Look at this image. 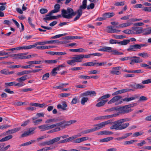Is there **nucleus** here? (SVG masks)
<instances>
[{
	"label": "nucleus",
	"instance_id": "nucleus-1",
	"mask_svg": "<svg viewBox=\"0 0 151 151\" xmlns=\"http://www.w3.org/2000/svg\"><path fill=\"white\" fill-rule=\"evenodd\" d=\"M131 118H126L121 119L113 122L114 124L110 127L111 129L122 130L127 127L129 125V123H124L125 122L131 120Z\"/></svg>",
	"mask_w": 151,
	"mask_h": 151
},
{
	"label": "nucleus",
	"instance_id": "nucleus-2",
	"mask_svg": "<svg viewBox=\"0 0 151 151\" xmlns=\"http://www.w3.org/2000/svg\"><path fill=\"white\" fill-rule=\"evenodd\" d=\"M76 13L74 12L73 9L70 8H68L67 10L63 9L62 10V17L66 19H70L75 16Z\"/></svg>",
	"mask_w": 151,
	"mask_h": 151
},
{
	"label": "nucleus",
	"instance_id": "nucleus-3",
	"mask_svg": "<svg viewBox=\"0 0 151 151\" xmlns=\"http://www.w3.org/2000/svg\"><path fill=\"white\" fill-rule=\"evenodd\" d=\"M122 96H116L113 97L108 102V104H111L115 103L116 105L121 104L123 103L122 100H120L122 98Z\"/></svg>",
	"mask_w": 151,
	"mask_h": 151
},
{
	"label": "nucleus",
	"instance_id": "nucleus-4",
	"mask_svg": "<svg viewBox=\"0 0 151 151\" xmlns=\"http://www.w3.org/2000/svg\"><path fill=\"white\" fill-rule=\"evenodd\" d=\"M76 122L75 120H70L68 121H63L56 124V127H59L62 128H65L66 126H69Z\"/></svg>",
	"mask_w": 151,
	"mask_h": 151
},
{
	"label": "nucleus",
	"instance_id": "nucleus-5",
	"mask_svg": "<svg viewBox=\"0 0 151 151\" xmlns=\"http://www.w3.org/2000/svg\"><path fill=\"white\" fill-rule=\"evenodd\" d=\"M56 127V124L49 125L45 124L39 126L38 128L41 129V131H45L54 128Z\"/></svg>",
	"mask_w": 151,
	"mask_h": 151
},
{
	"label": "nucleus",
	"instance_id": "nucleus-6",
	"mask_svg": "<svg viewBox=\"0 0 151 151\" xmlns=\"http://www.w3.org/2000/svg\"><path fill=\"white\" fill-rule=\"evenodd\" d=\"M36 129V127H32L29 128L27 131L24 132L21 135V137H24L34 134L35 133V131Z\"/></svg>",
	"mask_w": 151,
	"mask_h": 151
},
{
	"label": "nucleus",
	"instance_id": "nucleus-7",
	"mask_svg": "<svg viewBox=\"0 0 151 151\" xmlns=\"http://www.w3.org/2000/svg\"><path fill=\"white\" fill-rule=\"evenodd\" d=\"M118 109L119 113L122 114L128 113L132 111V109L129 108L127 105L118 108Z\"/></svg>",
	"mask_w": 151,
	"mask_h": 151
},
{
	"label": "nucleus",
	"instance_id": "nucleus-8",
	"mask_svg": "<svg viewBox=\"0 0 151 151\" xmlns=\"http://www.w3.org/2000/svg\"><path fill=\"white\" fill-rule=\"evenodd\" d=\"M111 120H109L107 121L102 122L100 123L97 124L95 125L97 129V130L102 128L108 124H109L111 122Z\"/></svg>",
	"mask_w": 151,
	"mask_h": 151
},
{
	"label": "nucleus",
	"instance_id": "nucleus-9",
	"mask_svg": "<svg viewBox=\"0 0 151 151\" xmlns=\"http://www.w3.org/2000/svg\"><path fill=\"white\" fill-rule=\"evenodd\" d=\"M130 61L129 63L131 65H133L134 63H139L143 61L142 59H140L139 57L135 56H130Z\"/></svg>",
	"mask_w": 151,
	"mask_h": 151
},
{
	"label": "nucleus",
	"instance_id": "nucleus-10",
	"mask_svg": "<svg viewBox=\"0 0 151 151\" xmlns=\"http://www.w3.org/2000/svg\"><path fill=\"white\" fill-rule=\"evenodd\" d=\"M117 115L116 114H114L108 115L101 116L96 117L95 119L96 120H104L116 117Z\"/></svg>",
	"mask_w": 151,
	"mask_h": 151
},
{
	"label": "nucleus",
	"instance_id": "nucleus-11",
	"mask_svg": "<svg viewBox=\"0 0 151 151\" xmlns=\"http://www.w3.org/2000/svg\"><path fill=\"white\" fill-rule=\"evenodd\" d=\"M58 42V40H50V41H44L43 42H36V46L37 45H44L47 44H52V43H56Z\"/></svg>",
	"mask_w": 151,
	"mask_h": 151
},
{
	"label": "nucleus",
	"instance_id": "nucleus-12",
	"mask_svg": "<svg viewBox=\"0 0 151 151\" xmlns=\"http://www.w3.org/2000/svg\"><path fill=\"white\" fill-rule=\"evenodd\" d=\"M36 47V43L33 45H31L28 46H24L22 47H16V50H19L21 49L27 50L34 48Z\"/></svg>",
	"mask_w": 151,
	"mask_h": 151
},
{
	"label": "nucleus",
	"instance_id": "nucleus-13",
	"mask_svg": "<svg viewBox=\"0 0 151 151\" xmlns=\"http://www.w3.org/2000/svg\"><path fill=\"white\" fill-rule=\"evenodd\" d=\"M27 53H20L14 54L13 56L16 59H24V55H26Z\"/></svg>",
	"mask_w": 151,
	"mask_h": 151
},
{
	"label": "nucleus",
	"instance_id": "nucleus-14",
	"mask_svg": "<svg viewBox=\"0 0 151 151\" xmlns=\"http://www.w3.org/2000/svg\"><path fill=\"white\" fill-rule=\"evenodd\" d=\"M60 6L59 4H55L54 6V9L52 10L50 13V15L59 12L60 11Z\"/></svg>",
	"mask_w": 151,
	"mask_h": 151
},
{
	"label": "nucleus",
	"instance_id": "nucleus-15",
	"mask_svg": "<svg viewBox=\"0 0 151 151\" xmlns=\"http://www.w3.org/2000/svg\"><path fill=\"white\" fill-rule=\"evenodd\" d=\"M21 129L20 127H17L15 128L9 130L6 132V134H5V135H6L7 134H13L15 133Z\"/></svg>",
	"mask_w": 151,
	"mask_h": 151
},
{
	"label": "nucleus",
	"instance_id": "nucleus-16",
	"mask_svg": "<svg viewBox=\"0 0 151 151\" xmlns=\"http://www.w3.org/2000/svg\"><path fill=\"white\" fill-rule=\"evenodd\" d=\"M88 140H91V138L89 139L88 137L87 136L76 139V143H80Z\"/></svg>",
	"mask_w": 151,
	"mask_h": 151
},
{
	"label": "nucleus",
	"instance_id": "nucleus-17",
	"mask_svg": "<svg viewBox=\"0 0 151 151\" xmlns=\"http://www.w3.org/2000/svg\"><path fill=\"white\" fill-rule=\"evenodd\" d=\"M42 45V46H37L36 47V48L38 50H43L55 47V46H44V45Z\"/></svg>",
	"mask_w": 151,
	"mask_h": 151
},
{
	"label": "nucleus",
	"instance_id": "nucleus-18",
	"mask_svg": "<svg viewBox=\"0 0 151 151\" xmlns=\"http://www.w3.org/2000/svg\"><path fill=\"white\" fill-rule=\"evenodd\" d=\"M114 15V13L113 12H107L103 14L102 16L104 17L105 19H106L107 18H111Z\"/></svg>",
	"mask_w": 151,
	"mask_h": 151
},
{
	"label": "nucleus",
	"instance_id": "nucleus-19",
	"mask_svg": "<svg viewBox=\"0 0 151 151\" xmlns=\"http://www.w3.org/2000/svg\"><path fill=\"white\" fill-rule=\"evenodd\" d=\"M136 49H138V44L131 45L129 46L128 48L127 49V51H136Z\"/></svg>",
	"mask_w": 151,
	"mask_h": 151
},
{
	"label": "nucleus",
	"instance_id": "nucleus-20",
	"mask_svg": "<svg viewBox=\"0 0 151 151\" xmlns=\"http://www.w3.org/2000/svg\"><path fill=\"white\" fill-rule=\"evenodd\" d=\"M70 60L67 61V63L71 66H73L76 64V57H71Z\"/></svg>",
	"mask_w": 151,
	"mask_h": 151
},
{
	"label": "nucleus",
	"instance_id": "nucleus-21",
	"mask_svg": "<svg viewBox=\"0 0 151 151\" xmlns=\"http://www.w3.org/2000/svg\"><path fill=\"white\" fill-rule=\"evenodd\" d=\"M130 86L132 87H134L136 89H142L145 87V86H144L142 84L135 83L133 85H130Z\"/></svg>",
	"mask_w": 151,
	"mask_h": 151
},
{
	"label": "nucleus",
	"instance_id": "nucleus-22",
	"mask_svg": "<svg viewBox=\"0 0 151 151\" xmlns=\"http://www.w3.org/2000/svg\"><path fill=\"white\" fill-rule=\"evenodd\" d=\"M133 30L136 31V34H137L143 33L144 29L142 27H137L134 28Z\"/></svg>",
	"mask_w": 151,
	"mask_h": 151
},
{
	"label": "nucleus",
	"instance_id": "nucleus-23",
	"mask_svg": "<svg viewBox=\"0 0 151 151\" xmlns=\"http://www.w3.org/2000/svg\"><path fill=\"white\" fill-rule=\"evenodd\" d=\"M49 54L52 55H64L66 54V53L65 52H49Z\"/></svg>",
	"mask_w": 151,
	"mask_h": 151
},
{
	"label": "nucleus",
	"instance_id": "nucleus-24",
	"mask_svg": "<svg viewBox=\"0 0 151 151\" xmlns=\"http://www.w3.org/2000/svg\"><path fill=\"white\" fill-rule=\"evenodd\" d=\"M67 105L66 103L65 102H63L62 104V105L59 104L57 106V107L58 109H61L63 110L66 109Z\"/></svg>",
	"mask_w": 151,
	"mask_h": 151
},
{
	"label": "nucleus",
	"instance_id": "nucleus-25",
	"mask_svg": "<svg viewBox=\"0 0 151 151\" xmlns=\"http://www.w3.org/2000/svg\"><path fill=\"white\" fill-rule=\"evenodd\" d=\"M113 134V132L109 131H102L100 132L98 134L99 135H108Z\"/></svg>",
	"mask_w": 151,
	"mask_h": 151
},
{
	"label": "nucleus",
	"instance_id": "nucleus-26",
	"mask_svg": "<svg viewBox=\"0 0 151 151\" xmlns=\"http://www.w3.org/2000/svg\"><path fill=\"white\" fill-rule=\"evenodd\" d=\"M111 47H103L99 49L98 50L99 51H103V52H110V50H111Z\"/></svg>",
	"mask_w": 151,
	"mask_h": 151
},
{
	"label": "nucleus",
	"instance_id": "nucleus-27",
	"mask_svg": "<svg viewBox=\"0 0 151 151\" xmlns=\"http://www.w3.org/2000/svg\"><path fill=\"white\" fill-rule=\"evenodd\" d=\"M97 130V129H96V127H95L94 128H93L91 129H88L84 131L83 132V134H87L88 133H90L94 132L95 131Z\"/></svg>",
	"mask_w": 151,
	"mask_h": 151
},
{
	"label": "nucleus",
	"instance_id": "nucleus-28",
	"mask_svg": "<svg viewBox=\"0 0 151 151\" xmlns=\"http://www.w3.org/2000/svg\"><path fill=\"white\" fill-rule=\"evenodd\" d=\"M84 58V55H76V62H80Z\"/></svg>",
	"mask_w": 151,
	"mask_h": 151
},
{
	"label": "nucleus",
	"instance_id": "nucleus-29",
	"mask_svg": "<svg viewBox=\"0 0 151 151\" xmlns=\"http://www.w3.org/2000/svg\"><path fill=\"white\" fill-rule=\"evenodd\" d=\"M29 105L32 106L38 107L40 108H42L45 106V104L44 103L40 104L38 103H31L29 104Z\"/></svg>",
	"mask_w": 151,
	"mask_h": 151
},
{
	"label": "nucleus",
	"instance_id": "nucleus-30",
	"mask_svg": "<svg viewBox=\"0 0 151 151\" xmlns=\"http://www.w3.org/2000/svg\"><path fill=\"white\" fill-rule=\"evenodd\" d=\"M82 10L83 9L80 8L76 11V20L78 19L82 14Z\"/></svg>",
	"mask_w": 151,
	"mask_h": 151
},
{
	"label": "nucleus",
	"instance_id": "nucleus-31",
	"mask_svg": "<svg viewBox=\"0 0 151 151\" xmlns=\"http://www.w3.org/2000/svg\"><path fill=\"white\" fill-rule=\"evenodd\" d=\"M108 101V100H104L100 101V102H99L96 104V106L98 107L103 106Z\"/></svg>",
	"mask_w": 151,
	"mask_h": 151
},
{
	"label": "nucleus",
	"instance_id": "nucleus-32",
	"mask_svg": "<svg viewBox=\"0 0 151 151\" xmlns=\"http://www.w3.org/2000/svg\"><path fill=\"white\" fill-rule=\"evenodd\" d=\"M130 42L129 40H123L122 41L119 42L118 44L122 45H127Z\"/></svg>",
	"mask_w": 151,
	"mask_h": 151
},
{
	"label": "nucleus",
	"instance_id": "nucleus-33",
	"mask_svg": "<svg viewBox=\"0 0 151 151\" xmlns=\"http://www.w3.org/2000/svg\"><path fill=\"white\" fill-rule=\"evenodd\" d=\"M12 137L13 136L12 135H9L6 136L2 138L0 140V142H1L7 141L9 140L10 139H12Z\"/></svg>",
	"mask_w": 151,
	"mask_h": 151
},
{
	"label": "nucleus",
	"instance_id": "nucleus-34",
	"mask_svg": "<svg viewBox=\"0 0 151 151\" xmlns=\"http://www.w3.org/2000/svg\"><path fill=\"white\" fill-rule=\"evenodd\" d=\"M27 75L23 76L20 78H17L16 81L18 82H23V81L27 79Z\"/></svg>",
	"mask_w": 151,
	"mask_h": 151
},
{
	"label": "nucleus",
	"instance_id": "nucleus-35",
	"mask_svg": "<svg viewBox=\"0 0 151 151\" xmlns=\"http://www.w3.org/2000/svg\"><path fill=\"white\" fill-rule=\"evenodd\" d=\"M143 35H148L151 34V27L144 29Z\"/></svg>",
	"mask_w": 151,
	"mask_h": 151
},
{
	"label": "nucleus",
	"instance_id": "nucleus-36",
	"mask_svg": "<svg viewBox=\"0 0 151 151\" xmlns=\"http://www.w3.org/2000/svg\"><path fill=\"white\" fill-rule=\"evenodd\" d=\"M110 96L111 95L109 94H106L105 95L102 96L98 99L97 101H100L104 100V99H107L110 97Z\"/></svg>",
	"mask_w": 151,
	"mask_h": 151
},
{
	"label": "nucleus",
	"instance_id": "nucleus-37",
	"mask_svg": "<svg viewBox=\"0 0 151 151\" xmlns=\"http://www.w3.org/2000/svg\"><path fill=\"white\" fill-rule=\"evenodd\" d=\"M29 70H25L21 72H18L17 73V75L20 76L29 73Z\"/></svg>",
	"mask_w": 151,
	"mask_h": 151
},
{
	"label": "nucleus",
	"instance_id": "nucleus-38",
	"mask_svg": "<svg viewBox=\"0 0 151 151\" xmlns=\"http://www.w3.org/2000/svg\"><path fill=\"white\" fill-rule=\"evenodd\" d=\"M113 139V138L112 137H109L101 139L99 141L100 142H107L110 140H112Z\"/></svg>",
	"mask_w": 151,
	"mask_h": 151
},
{
	"label": "nucleus",
	"instance_id": "nucleus-39",
	"mask_svg": "<svg viewBox=\"0 0 151 151\" xmlns=\"http://www.w3.org/2000/svg\"><path fill=\"white\" fill-rule=\"evenodd\" d=\"M60 137H57L52 139V140H50L51 144L52 145L59 141L60 140Z\"/></svg>",
	"mask_w": 151,
	"mask_h": 151
},
{
	"label": "nucleus",
	"instance_id": "nucleus-40",
	"mask_svg": "<svg viewBox=\"0 0 151 151\" xmlns=\"http://www.w3.org/2000/svg\"><path fill=\"white\" fill-rule=\"evenodd\" d=\"M96 65L95 63H93L92 62H88L81 64L82 66H93L95 65Z\"/></svg>",
	"mask_w": 151,
	"mask_h": 151
},
{
	"label": "nucleus",
	"instance_id": "nucleus-41",
	"mask_svg": "<svg viewBox=\"0 0 151 151\" xmlns=\"http://www.w3.org/2000/svg\"><path fill=\"white\" fill-rule=\"evenodd\" d=\"M144 133V132L142 131L139 132H137L133 134V137H137L138 136L143 135Z\"/></svg>",
	"mask_w": 151,
	"mask_h": 151
},
{
	"label": "nucleus",
	"instance_id": "nucleus-42",
	"mask_svg": "<svg viewBox=\"0 0 151 151\" xmlns=\"http://www.w3.org/2000/svg\"><path fill=\"white\" fill-rule=\"evenodd\" d=\"M138 55L139 56L142 57L144 58H146L149 56L148 53L145 52L139 53L138 54Z\"/></svg>",
	"mask_w": 151,
	"mask_h": 151
},
{
	"label": "nucleus",
	"instance_id": "nucleus-43",
	"mask_svg": "<svg viewBox=\"0 0 151 151\" xmlns=\"http://www.w3.org/2000/svg\"><path fill=\"white\" fill-rule=\"evenodd\" d=\"M88 100V98L87 97H83L81 99V104L82 105H84Z\"/></svg>",
	"mask_w": 151,
	"mask_h": 151
},
{
	"label": "nucleus",
	"instance_id": "nucleus-44",
	"mask_svg": "<svg viewBox=\"0 0 151 151\" xmlns=\"http://www.w3.org/2000/svg\"><path fill=\"white\" fill-rule=\"evenodd\" d=\"M87 0H83L82 4L80 6V8L83 9H85L86 7L87 6Z\"/></svg>",
	"mask_w": 151,
	"mask_h": 151
},
{
	"label": "nucleus",
	"instance_id": "nucleus-45",
	"mask_svg": "<svg viewBox=\"0 0 151 151\" xmlns=\"http://www.w3.org/2000/svg\"><path fill=\"white\" fill-rule=\"evenodd\" d=\"M35 142H36L35 140H32L28 142H26V143H25L22 144V145H21L20 146H27V145H30L32 144V143Z\"/></svg>",
	"mask_w": 151,
	"mask_h": 151
},
{
	"label": "nucleus",
	"instance_id": "nucleus-46",
	"mask_svg": "<svg viewBox=\"0 0 151 151\" xmlns=\"http://www.w3.org/2000/svg\"><path fill=\"white\" fill-rule=\"evenodd\" d=\"M139 96L137 95H135L133 96L132 97L128 98V102L137 99L139 98Z\"/></svg>",
	"mask_w": 151,
	"mask_h": 151
},
{
	"label": "nucleus",
	"instance_id": "nucleus-47",
	"mask_svg": "<svg viewBox=\"0 0 151 151\" xmlns=\"http://www.w3.org/2000/svg\"><path fill=\"white\" fill-rule=\"evenodd\" d=\"M133 23H132L130 22H126L123 23L121 24V27L122 28H124L127 27H129Z\"/></svg>",
	"mask_w": 151,
	"mask_h": 151
},
{
	"label": "nucleus",
	"instance_id": "nucleus-48",
	"mask_svg": "<svg viewBox=\"0 0 151 151\" xmlns=\"http://www.w3.org/2000/svg\"><path fill=\"white\" fill-rule=\"evenodd\" d=\"M61 130L60 128L59 127H56V128L54 129H52L48 132V133H51L55 132H56L60 131Z\"/></svg>",
	"mask_w": 151,
	"mask_h": 151
},
{
	"label": "nucleus",
	"instance_id": "nucleus-49",
	"mask_svg": "<svg viewBox=\"0 0 151 151\" xmlns=\"http://www.w3.org/2000/svg\"><path fill=\"white\" fill-rule=\"evenodd\" d=\"M5 87L7 88L8 86H15V82H12L9 83H5Z\"/></svg>",
	"mask_w": 151,
	"mask_h": 151
},
{
	"label": "nucleus",
	"instance_id": "nucleus-50",
	"mask_svg": "<svg viewBox=\"0 0 151 151\" xmlns=\"http://www.w3.org/2000/svg\"><path fill=\"white\" fill-rule=\"evenodd\" d=\"M125 2L124 1L117 2L115 3L114 4V5L116 6H123L125 4Z\"/></svg>",
	"mask_w": 151,
	"mask_h": 151
},
{
	"label": "nucleus",
	"instance_id": "nucleus-51",
	"mask_svg": "<svg viewBox=\"0 0 151 151\" xmlns=\"http://www.w3.org/2000/svg\"><path fill=\"white\" fill-rule=\"evenodd\" d=\"M131 90H132L129 88H125L121 90H120L121 94L127 92Z\"/></svg>",
	"mask_w": 151,
	"mask_h": 151
},
{
	"label": "nucleus",
	"instance_id": "nucleus-52",
	"mask_svg": "<svg viewBox=\"0 0 151 151\" xmlns=\"http://www.w3.org/2000/svg\"><path fill=\"white\" fill-rule=\"evenodd\" d=\"M25 84L24 82H19L18 83H16L15 82V86L19 87H22L25 85Z\"/></svg>",
	"mask_w": 151,
	"mask_h": 151
},
{
	"label": "nucleus",
	"instance_id": "nucleus-53",
	"mask_svg": "<svg viewBox=\"0 0 151 151\" xmlns=\"http://www.w3.org/2000/svg\"><path fill=\"white\" fill-rule=\"evenodd\" d=\"M33 90V89L31 88H24L20 89V91L21 92H26L29 91H31Z\"/></svg>",
	"mask_w": 151,
	"mask_h": 151
},
{
	"label": "nucleus",
	"instance_id": "nucleus-54",
	"mask_svg": "<svg viewBox=\"0 0 151 151\" xmlns=\"http://www.w3.org/2000/svg\"><path fill=\"white\" fill-rule=\"evenodd\" d=\"M49 73H47L43 75L42 80H46L49 77Z\"/></svg>",
	"mask_w": 151,
	"mask_h": 151
},
{
	"label": "nucleus",
	"instance_id": "nucleus-55",
	"mask_svg": "<svg viewBox=\"0 0 151 151\" xmlns=\"http://www.w3.org/2000/svg\"><path fill=\"white\" fill-rule=\"evenodd\" d=\"M42 121V119H38L35 121H33V123L35 125H37L40 124Z\"/></svg>",
	"mask_w": 151,
	"mask_h": 151
},
{
	"label": "nucleus",
	"instance_id": "nucleus-56",
	"mask_svg": "<svg viewBox=\"0 0 151 151\" xmlns=\"http://www.w3.org/2000/svg\"><path fill=\"white\" fill-rule=\"evenodd\" d=\"M51 143L50 141H47L44 142L40 144V145L41 146H44L46 145H51Z\"/></svg>",
	"mask_w": 151,
	"mask_h": 151
},
{
	"label": "nucleus",
	"instance_id": "nucleus-57",
	"mask_svg": "<svg viewBox=\"0 0 151 151\" xmlns=\"http://www.w3.org/2000/svg\"><path fill=\"white\" fill-rule=\"evenodd\" d=\"M87 51V50H84L82 48L76 49V52H85Z\"/></svg>",
	"mask_w": 151,
	"mask_h": 151
},
{
	"label": "nucleus",
	"instance_id": "nucleus-58",
	"mask_svg": "<svg viewBox=\"0 0 151 151\" xmlns=\"http://www.w3.org/2000/svg\"><path fill=\"white\" fill-rule=\"evenodd\" d=\"M88 95L91 97L96 96V93L94 91H88Z\"/></svg>",
	"mask_w": 151,
	"mask_h": 151
},
{
	"label": "nucleus",
	"instance_id": "nucleus-59",
	"mask_svg": "<svg viewBox=\"0 0 151 151\" xmlns=\"http://www.w3.org/2000/svg\"><path fill=\"white\" fill-rule=\"evenodd\" d=\"M10 126L7 124L6 125H3L1 126H0V129H4L6 128H8L10 127Z\"/></svg>",
	"mask_w": 151,
	"mask_h": 151
},
{
	"label": "nucleus",
	"instance_id": "nucleus-60",
	"mask_svg": "<svg viewBox=\"0 0 151 151\" xmlns=\"http://www.w3.org/2000/svg\"><path fill=\"white\" fill-rule=\"evenodd\" d=\"M50 15H50V13L49 14L47 15L46 16V17L44 18V19L45 21L52 20V16H50Z\"/></svg>",
	"mask_w": 151,
	"mask_h": 151
},
{
	"label": "nucleus",
	"instance_id": "nucleus-61",
	"mask_svg": "<svg viewBox=\"0 0 151 151\" xmlns=\"http://www.w3.org/2000/svg\"><path fill=\"white\" fill-rule=\"evenodd\" d=\"M58 70V68H54L52 70L51 73L53 76H55L57 74V73L56 71L57 70Z\"/></svg>",
	"mask_w": 151,
	"mask_h": 151
},
{
	"label": "nucleus",
	"instance_id": "nucleus-62",
	"mask_svg": "<svg viewBox=\"0 0 151 151\" xmlns=\"http://www.w3.org/2000/svg\"><path fill=\"white\" fill-rule=\"evenodd\" d=\"M28 21L31 27L33 28H34L35 25L33 24L32 23V19H31V18L30 17H29L28 18Z\"/></svg>",
	"mask_w": 151,
	"mask_h": 151
},
{
	"label": "nucleus",
	"instance_id": "nucleus-63",
	"mask_svg": "<svg viewBox=\"0 0 151 151\" xmlns=\"http://www.w3.org/2000/svg\"><path fill=\"white\" fill-rule=\"evenodd\" d=\"M110 52H111L112 55H118V51L116 50L112 49L111 48V50H110Z\"/></svg>",
	"mask_w": 151,
	"mask_h": 151
},
{
	"label": "nucleus",
	"instance_id": "nucleus-64",
	"mask_svg": "<svg viewBox=\"0 0 151 151\" xmlns=\"http://www.w3.org/2000/svg\"><path fill=\"white\" fill-rule=\"evenodd\" d=\"M142 10L145 12H151V7H145Z\"/></svg>",
	"mask_w": 151,
	"mask_h": 151
}]
</instances>
